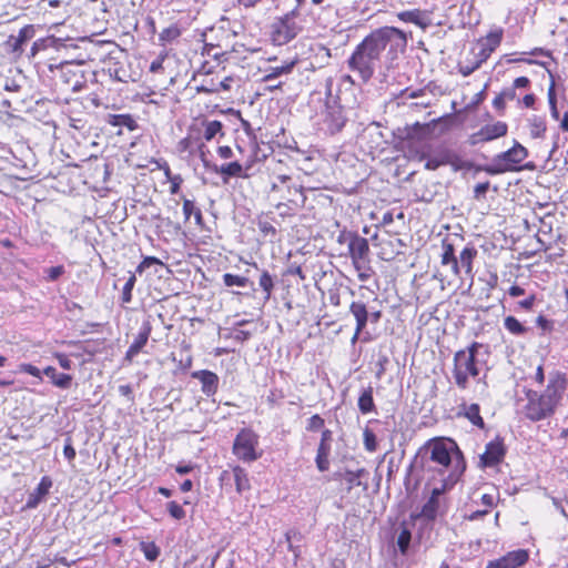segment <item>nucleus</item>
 Masks as SVG:
<instances>
[{
	"label": "nucleus",
	"instance_id": "f257e3e1",
	"mask_svg": "<svg viewBox=\"0 0 568 568\" xmlns=\"http://www.w3.org/2000/svg\"><path fill=\"white\" fill-rule=\"evenodd\" d=\"M405 48L406 36L395 27H382L372 31L358 43L347 60L348 69L363 82H368L381 62L386 48Z\"/></svg>",
	"mask_w": 568,
	"mask_h": 568
},
{
	"label": "nucleus",
	"instance_id": "f03ea898",
	"mask_svg": "<svg viewBox=\"0 0 568 568\" xmlns=\"http://www.w3.org/2000/svg\"><path fill=\"white\" fill-rule=\"evenodd\" d=\"M429 455V469L440 476H447V484L455 485L466 469L464 455L455 440L450 438H434L425 445Z\"/></svg>",
	"mask_w": 568,
	"mask_h": 568
},
{
	"label": "nucleus",
	"instance_id": "7ed1b4c3",
	"mask_svg": "<svg viewBox=\"0 0 568 568\" xmlns=\"http://www.w3.org/2000/svg\"><path fill=\"white\" fill-rule=\"evenodd\" d=\"M566 389V379L559 373H554L548 378V384L542 393L528 390L527 403L523 406L521 413L531 420L538 422L554 415Z\"/></svg>",
	"mask_w": 568,
	"mask_h": 568
},
{
	"label": "nucleus",
	"instance_id": "20e7f679",
	"mask_svg": "<svg viewBox=\"0 0 568 568\" xmlns=\"http://www.w3.org/2000/svg\"><path fill=\"white\" fill-rule=\"evenodd\" d=\"M488 347L478 342L457 351L454 355L453 366V377L457 387L466 389L470 379H480V374L488 371Z\"/></svg>",
	"mask_w": 568,
	"mask_h": 568
},
{
	"label": "nucleus",
	"instance_id": "39448f33",
	"mask_svg": "<svg viewBox=\"0 0 568 568\" xmlns=\"http://www.w3.org/2000/svg\"><path fill=\"white\" fill-rule=\"evenodd\" d=\"M478 251L474 245H466L459 256L455 255V248L452 243L443 242V253L440 256L442 265H450L452 273L459 277L462 271L469 277H473V263L477 257Z\"/></svg>",
	"mask_w": 568,
	"mask_h": 568
},
{
	"label": "nucleus",
	"instance_id": "423d86ee",
	"mask_svg": "<svg viewBox=\"0 0 568 568\" xmlns=\"http://www.w3.org/2000/svg\"><path fill=\"white\" fill-rule=\"evenodd\" d=\"M528 156V151L520 143L505 152L495 155L491 162L485 166H478L477 171H484L490 175L519 170L520 163Z\"/></svg>",
	"mask_w": 568,
	"mask_h": 568
},
{
	"label": "nucleus",
	"instance_id": "0eeeda50",
	"mask_svg": "<svg viewBox=\"0 0 568 568\" xmlns=\"http://www.w3.org/2000/svg\"><path fill=\"white\" fill-rule=\"evenodd\" d=\"M258 436L251 429L240 430L233 443V454L241 460L252 463L260 458L256 453Z\"/></svg>",
	"mask_w": 568,
	"mask_h": 568
},
{
	"label": "nucleus",
	"instance_id": "6e6552de",
	"mask_svg": "<svg viewBox=\"0 0 568 568\" xmlns=\"http://www.w3.org/2000/svg\"><path fill=\"white\" fill-rule=\"evenodd\" d=\"M342 237L347 240L348 244L345 246V250H339V255L348 254L357 271L366 270L369 253L368 241L357 234H346L342 235Z\"/></svg>",
	"mask_w": 568,
	"mask_h": 568
},
{
	"label": "nucleus",
	"instance_id": "1a4fd4ad",
	"mask_svg": "<svg viewBox=\"0 0 568 568\" xmlns=\"http://www.w3.org/2000/svg\"><path fill=\"white\" fill-rule=\"evenodd\" d=\"M508 131V125L503 121H496L481 126L477 132L469 135L468 142L470 145L489 142L498 138L505 136Z\"/></svg>",
	"mask_w": 568,
	"mask_h": 568
},
{
	"label": "nucleus",
	"instance_id": "9d476101",
	"mask_svg": "<svg viewBox=\"0 0 568 568\" xmlns=\"http://www.w3.org/2000/svg\"><path fill=\"white\" fill-rule=\"evenodd\" d=\"M81 65L82 63L65 62L60 67L62 82L70 85L73 92L81 91L85 84Z\"/></svg>",
	"mask_w": 568,
	"mask_h": 568
},
{
	"label": "nucleus",
	"instance_id": "9b49d317",
	"mask_svg": "<svg viewBox=\"0 0 568 568\" xmlns=\"http://www.w3.org/2000/svg\"><path fill=\"white\" fill-rule=\"evenodd\" d=\"M220 481L222 486L231 485V481H234L235 489L239 494H243L251 488L247 471L241 466H234L230 470H223L220 475Z\"/></svg>",
	"mask_w": 568,
	"mask_h": 568
},
{
	"label": "nucleus",
	"instance_id": "f8f14e48",
	"mask_svg": "<svg viewBox=\"0 0 568 568\" xmlns=\"http://www.w3.org/2000/svg\"><path fill=\"white\" fill-rule=\"evenodd\" d=\"M297 34V28L288 16L272 24V40L275 44L282 45L291 41Z\"/></svg>",
	"mask_w": 568,
	"mask_h": 568
},
{
	"label": "nucleus",
	"instance_id": "ddd939ff",
	"mask_svg": "<svg viewBox=\"0 0 568 568\" xmlns=\"http://www.w3.org/2000/svg\"><path fill=\"white\" fill-rule=\"evenodd\" d=\"M450 149L438 145L436 148H428L423 150L419 154V160L425 161L426 170H437L439 166L446 165Z\"/></svg>",
	"mask_w": 568,
	"mask_h": 568
},
{
	"label": "nucleus",
	"instance_id": "4468645a",
	"mask_svg": "<svg viewBox=\"0 0 568 568\" xmlns=\"http://www.w3.org/2000/svg\"><path fill=\"white\" fill-rule=\"evenodd\" d=\"M529 559V554L525 549H517L507 552L505 556L490 560L486 568H519Z\"/></svg>",
	"mask_w": 568,
	"mask_h": 568
},
{
	"label": "nucleus",
	"instance_id": "2eb2a0df",
	"mask_svg": "<svg viewBox=\"0 0 568 568\" xmlns=\"http://www.w3.org/2000/svg\"><path fill=\"white\" fill-rule=\"evenodd\" d=\"M505 456V446L500 438H495L486 445L484 454L480 456V463L484 467L498 465Z\"/></svg>",
	"mask_w": 568,
	"mask_h": 568
},
{
	"label": "nucleus",
	"instance_id": "dca6fc26",
	"mask_svg": "<svg viewBox=\"0 0 568 568\" xmlns=\"http://www.w3.org/2000/svg\"><path fill=\"white\" fill-rule=\"evenodd\" d=\"M503 38V30L497 29L490 31L486 38L479 40L478 47L479 51L475 54L479 62H485L490 54L495 51V49L500 44Z\"/></svg>",
	"mask_w": 568,
	"mask_h": 568
},
{
	"label": "nucleus",
	"instance_id": "f3484780",
	"mask_svg": "<svg viewBox=\"0 0 568 568\" xmlns=\"http://www.w3.org/2000/svg\"><path fill=\"white\" fill-rule=\"evenodd\" d=\"M325 123L327 124V131L334 134L344 126L345 118L343 115V109L339 105H327L325 111Z\"/></svg>",
	"mask_w": 568,
	"mask_h": 568
},
{
	"label": "nucleus",
	"instance_id": "a211bd4d",
	"mask_svg": "<svg viewBox=\"0 0 568 568\" xmlns=\"http://www.w3.org/2000/svg\"><path fill=\"white\" fill-rule=\"evenodd\" d=\"M256 224L260 232L265 236L273 241L277 234L276 226H280L281 223L272 213H262L256 219Z\"/></svg>",
	"mask_w": 568,
	"mask_h": 568
},
{
	"label": "nucleus",
	"instance_id": "6ab92c4d",
	"mask_svg": "<svg viewBox=\"0 0 568 568\" xmlns=\"http://www.w3.org/2000/svg\"><path fill=\"white\" fill-rule=\"evenodd\" d=\"M192 376L194 378L200 379V382L202 383V392L206 396H211L216 393L219 386V377L215 373L203 369L194 372Z\"/></svg>",
	"mask_w": 568,
	"mask_h": 568
},
{
	"label": "nucleus",
	"instance_id": "aec40b11",
	"mask_svg": "<svg viewBox=\"0 0 568 568\" xmlns=\"http://www.w3.org/2000/svg\"><path fill=\"white\" fill-rule=\"evenodd\" d=\"M397 17L399 20L414 23L423 30L427 29L432 24L429 17L418 9L402 11Z\"/></svg>",
	"mask_w": 568,
	"mask_h": 568
},
{
	"label": "nucleus",
	"instance_id": "412c9836",
	"mask_svg": "<svg viewBox=\"0 0 568 568\" xmlns=\"http://www.w3.org/2000/svg\"><path fill=\"white\" fill-rule=\"evenodd\" d=\"M34 37L33 26H24L20 29L18 37L11 36L8 40V44L11 47L12 52H21L22 45Z\"/></svg>",
	"mask_w": 568,
	"mask_h": 568
},
{
	"label": "nucleus",
	"instance_id": "4be33fe9",
	"mask_svg": "<svg viewBox=\"0 0 568 568\" xmlns=\"http://www.w3.org/2000/svg\"><path fill=\"white\" fill-rule=\"evenodd\" d=\"M212 170L223 176L224 183H227L230 178L242 176L243 173V166L237 161L221 166L213 165Z\"/></svg>",
	"mask_w": 568,
	"mask_h": 568
},
{
	"label": "nucleus",
	"instance_id": "5701e85b",
	"mask_svg": "<svg viewBox=\"0 0 568 568\" xmlns=\"http://www.w3.org/2000/svg\"><path fill=\"white\" fill-rule=\"evenodd\" d=\"M349 311L356 320L357 333H361L368 321V312L364 303L353 302L349 306Z\"/></svg>",
	"mask_w": 568,
	"mask_h": 568
},
{
	"label": "nucleus",
	"instance_id": "b1692460",
	"mask_svg": "<svg viewBox=\"0 0 568 568\" xmlns=\"http://www.w3.org/2000/svg\"><path fill=\"white\" fill-rule=\"evenodd\" d=\"M43 373L51 379L52 384L59 388L67 389L71 386L72 376L69 374H59L52 366L45 367Z\"/></svg>",
	"mask_w": 568,
	"mask_h": 568
},
{
	"label": "nucleus",
	"instance_id": "393cba45",
	"mask_svg": "<svg viewBox=\"0 0 568 568\" xmlns=\"http://www.w3.org/2000/svg\"><path fill=\"white\" fill-rule=\"evenodd\" d=\"M105 121L112 126H125L130 131L135 130L138 126L131 114H108Z\"/></svg>",
	"mask_w": 568,
	"mask_h": 568
},
{
	"label": "nucleus",
	"instance_id": "a878e982",
	"mask_svg": "<svg viewBox=\"0 0 568 568\" xmlns=\"http://www.w3.org/2000/svg\"><path fill=\"white\" fill-rule=\"evenodd\" d=\"M528 129L531 138L542 139L547 130L546 121L541 116L532 115L528 120Z\"/></svg>",
	"mask_w": 568,
	"mask_h": 568
},
{
	"label": "nucleus",
	"instance_id": "bb28decb",
	"mask_svg": "<svg viewBox=\"0 0 568 568\" xmlns=\"http://www.w3.org/2000/svg\"><path fill=\"white\" fill-rule=\"evenodd\" d=\"M294 64H295V62H290V63H285V64L277 65V67H270L266 70L265 75L262 78V81L270 82V81L277 79L278 77H281L283 74L291 73L294 68Z\"/></svg>",
	"mask_w": 568,
	"mask_h": 568
},
{
	"label": "nucleus",
	"instance_id": "cd10ccee",
	"mask_svg": "<svg viewBox=\"0 0 568 568\" xmlns=\"http://www.w3.org/2000/svg\"><path fill=\"white\" fill-rule=\"evenodd\" d=\"M358 408L363 414H368L375 410L372 387H367L361 394L358 398Z\"/></svg>",
	"mask_w": 568,
	"mask_h": 568
},
{
	"label": "nucleus",
	"instance_id": "c85d7f7f",
	"mask_svg": "<svg viewBox=\"0 0 568 568\" xmlns=\"http://www.w3.org/2000/svg\"><path fill=\"white\" fill-rule=\"evenodd\" d=\"M439 508H440V500L429 498L427 500V503L423 506L419 517H422L426 520H434L439 513Z\"/></svg>",
	"mask_w": 568,
	"mask_h": 568
},
{
	"label": "nucleus",
	"instance_id": "c756f323",
	"mask_svg": "<svg viewBox=\"0 0 568 568\" xmlns=\"http://www.w3.org/2000/svg\"><path fill=\"white\" fill-rule=\"evenodd\" d=\"M151 331H152L151 323L149 321L143 322L139 334L136 335V337L134 338V341L131 345L141 352V349L148 343Z\"/></svg>",
	"mask_w": 568,
	"mask_h": 568
},
{
	"label": "nucleus",
	"instance_id": "7c9ffc66",
	"mask_svg": "<svg viewBox=\"0 0 568 568\" xmlns=\"http://www.w3.org/2000/svg\"><path fill=\"white\" fill-rule=\"evenodd\" d=\"M479 405L478 404H470L468 406H465V416L466 418L475 426L479 428H484L485 423L479 414Z\"/></svg>",
	"mask_w": 568,
	"mask_h": 568
},
{
	"label": "nucleus",
	"instance_id": "2f4dec72",
	"mask_svg": "<svg viewBox=\"0 0 568 568\" xmlns=\"http://www.w3.org/2000/svg\"><path fill=\"white\" fill-rule=\"evenodd\" d=\"M223 283L227 287L237 286V287H253V283L245 276L234 275L231 273H225L223 275Z\"/></svg>",
	"mask_w": 568,
	"mask_h": 568
},
{
	"label": "nucleus",
	"instance_id": "473e14b6",
	"mask_svg": "<svg viewBox=\"0 0 568 568\" xmlns=\"http://www.w3.org/2000/svg\"><path fill=\"white\" fill-rule=\"evenodd\" d=\"M183 213L185 220H189L191 215L194 216L197 225H201L203 222L202 212L199 207L195 206L194 202L187 199L183 200Z\"/></svg>",
	"mask_w": 568,
	"mask_h": 568
},
{
	"label": "nucleus",
	"instance_id": "72a5a7b5",
	"mask_svg": "<svg viewBox=\"0 0 568 568\" xmlns=\"http://www.w3.org/2000/svg\"><path fill=\"white\" fill-rule=\"evenodd\" d=\"M505 328L515 336H521L527 332V328L514 316H507L504 320Z\"/></svg>",
	"mask_w": 568,
	"mask_h": 568
},
{
	"label": "nucleus",
	"instance_id": "f704fd0d",
	"mask_svg": "<svg viewBox=\"0 0 568 568\" xmlns=\"http://www.w3.org/2000/svg\"><path fill=\"white\" fill-rule=\"evenodd\" d=\"M548 103L550 108V114L555 120H559V111L557 109V97H556V83L551 77V82L547 92Z\"/></svg>",
	"mask_w": 568,
	"mask_h": 568
},
{
	"label": "nucleus",
	"instance_id": "c9c22d12",
	"mask_svg": "<svg viewBox=\"0 0 568 568\" xmlns=\"http://www.w3.org/2000/svg\"><path fill=\"white\" fill-rule=\"evenodd\" d=\"M446 165H450L453 171L458 172L464 169H469L470 163L463 160L456 152L453 150L449 151V155L447 159Z\"/></svg>",
	"mask_w": 568,
	"mask_h": 568
},
{
	"label": "nucleus",
	"instance_id": "e433bc0d",
	"mask_svg": "<svg viewBox=\"0 0 568 568\" xmlns=\"http://www.w3.org/2000/svg\"><path fill=\"white\" fill-rule=\"evenodd\" d=\"M363 444L367 452L374 453L377 449V438L373 429L366 426L363 429Z\"/></svg>",
	"mask_w": 568,
	"mask_h": 568
},
{
	"label": "nucleus",
	"instance_id": "4c0bfd02",
	"mask_svg": "<svg viewBox=\"0 0 568 568\" xmlns=\"http://www.w3.org/2000/svg\"><path fill=\"white\" fill-rule=\"evenodd\" d=\"M181 34V31L178 26H170L169 28H165L162 30V32L159 34V41L162 45H165L166 43H170L178 39Z\"/></svg>",
	"mask_w": 568,
	"mask_h": 568
},
{
	"label": "nucleus",
	"instance_id": "58836bf2",
	"mask_svg": "<svg viewBox=\"0 0 568 568\" xmlns=\"http://www.w3.org/2000/svg\"><path fill=\"white\" fill-rule=\"evenodd\" d=\"M204 134H203V138L206 140V141H211L212 139L215 138V135L217 133H220L222 131V123L217 120H214V121H206L204 123Z\"/></svg>",
	"mask_w": 568,
	"mask_h": 568
},
{
	"label": "nucleus",
	"instance_id": "ea45409f",
	"mask_svg": "<svg viewBox=\"0 0 568 568\" xmlns=\"http://www.w3.org/2000/svg\"><path fill=\"white\" fill-rule=\"evenodd\" d=\"M320 3V0H296L294 14H310L312 9Z\"/></svg>",
	"mask_w": 568,
	"mask_h": 568
},
{
	"label": "nucleus",
	"instance_id": "a19ab883",
	"mask_svg": "<svg viewBox=\"0 0 568 568\" xmlns=\"http://www.w3.org/2000/svg\"><path fill=\"white\" fill-rule=\"evenodd\" d=\"M140 548L144 557L150 561L156 560L160 555V548L154 542L142 541Z\"/></svg>",
	"mask_w": 568,
	"mask_h": 568
},
{
	"label": "nucleus",
	"instance_id": "79ce46f5",
	"mask_svg": "<svg viewBox=\"0 0 568 568\" xmlns=\"http://www.w3.org/2000/svg\"><path fill=\"white\" fill-rule=\"evenodd\" d=\"M412 539V534L408 528L402 527L398 537H397V546L400 550V552L404 555L406 554L409 542Z\"/></svg>",
	"mask_w": 568,
	"mask_h": 568
},
{
	"label": "nucleus",
	"instance_id": "37998d69",
	"mask_svg": "<svg viewBox=\"0 0 568 568\" xmlns=\"http://www.w3.org/2000/svg\"><path fill=\"white\" fill-rule=\"evenodd\" d=\"M260 286L266 293V300L270 298L274 287L273 278L267 271H263L260 277Z\"/></svg>",
	"mask_w": 568,
	"mask_h": 568
},
{
	"label": "nucleus",
	"instance_id": "c03bdc74",
	"mask_svg": "<svg viewBox=\"0 0 568 568\" xmlns=\"http://www.w3.org/2000/svg\"><path fill=\"white\" fill-rule=\"evenodd\" d=\"M135 281H136L135 275L131 274L129 276L128 281L125 282V284L123 286V290H122V302L123 303L131 302V300H132V290L134 287Z\"/></svg>",
	"mask_w": 568,
	"mask_h": 568
},
{
	"label": "nucleus",
	"instance_id": "a18cd8bd",
	"mask_svg": "<svg viewBox=\"0 0 568 568\" xmlns=\"http://www.w3.org/2000/svg\"><path fill=\"white\" fill-rule=\"evenodd\" d=\"M484 62H479V59L475 55V60L471 63L459 64V72L464 77L470 75L474 71L480 68Z\"/></svg>",
	"mask_w": 568,
	"mask_h": 568
},
{
	"label": "nucleus",
	"instance_id": "49530a36",
	"mask_svg": "<svg viewBox=\"0 0 568 568\" xmlns=\"http://www.w3.org/2000/svg\"><path fill=\"white\" fill-rule=\"evenodd\" d=\"M168 510L170 515L175 519H182L185 517V511L182 508L181 505H179L176 501H170L168 504Z\"/></svg>",
	"mask_w": 568,
	"mask_h": 568
},
{
	"label": "nucleus",
	"instance_id": "de8ad7c7",
	"mask_svg": "<svg viewBox=\"0 0 568 568\" xmlns=\"http://www.w3.org/2000/svg\"><path fill=\"white\" fill-rule=\"evenodd\" d=\"M454 485H448L447 484V476H443L442 478V485L439 487H435L433 490H432V494H430V497L429 498H434V499H439L440 496L449 488H452Z\"/></svg>",
	"mask_w": 568,
	"mask_h": 568
},
{
	"label": "nucleus",
	"instance_id": "09e8293b",
	"mask_svg": "<svg viewBox=\"0 0 568 568\" xmlns=\"http://www.w3.org/2000/svg\"><path fill=\"white\" fill-rule=\"evenodd\" d=\"M362 473H363V469L358 470L357 473L347 471L344 475V480L348 484V488L359 485V475Z\"/></svg>",
	"mask_w": 568,
	"mask_h": 568
},
{
	"label": "nucleus",
	"instance_id": "8fccbe9b",
	"mask_svg": "<svg viewBox=\"0 0 568 568\" xmlns=\"http://www.w3.org/2000/svg\"><path fill=\"white\" fill-rule=\"evenodd\" d=\"M153 264H162V262L154 256H148L138 265L136 272L141 274Z\"/></svg>",
	"mask_w": 568,
	"mask_h": 568
},
{
	"label": "nucleus",
	"instance_id": "3c124183",
	"mask_svg": "<svg viewBox=\"0 0 568 568\" xmlns=\"http://www.w3.org/2000/svg\"><path fill=\"white\" fill-rule=\"evenodd\" d=\"M45 272L48 281H55L64 273V267L62 265L52 266L49 267Z\"/></svg>",
	"mask_w": 568,
	"mask_h": 568
},
{
	"label": "nucleus",
	"instance_id": "603ef678",
	"mask_svg": "<svg viewBox=\"0 0 568 568\" xmlns=\"http://www.w3.org/2000/svg\"><path fill=\"white\" fill-rule=\"evenodd\" d=\"M536 324L544 332H551L552 328H554V323L551 321H549L548 318H546L545 316H542V315H539L536 318Z\"/></svg>",
	"mask_w": 568,
	"mask_h": 568
},
{
	"label": "nucleus",
	"instance_id": "864d4df0",
	"mask_svg": "<svg viewBox=\"0 0 568 568\" xmlns=\"http://www.w3.org/2000/svg\"><path fill=\"white\" fill-rule=\"evenodd\" d=\"M20 371L23 373H27L31 376L38 377L39 379H42L40 369L38 367L33 366L32 364H27V363L21 364Z\"/></svg>",
	"mask_w": 568,
	"mask_h": 568
},
{
	"label": "nucleus",
	"instance_id": "5fc2aeb1",
	"mask_svg": "<svg viewBox=\"0 0 568 568\" xmlns=\"http://www.w3.org/2000/svg\"><path fill=\"white\" fill-rule=\"evenodd\" d=\"M346 234H353V233L342 230V231H338V235L335 239L336 243L338 244V247H336L335 251L337 252L338 255H339V250H342V248L345 250V246H347V244H348V241L342 237V235H346Z\"/></svg>",
	"mask_w": 568,
	"mask_h": 568
},
{
	"label": "nucleus",
	"instance_id": "6e6d98bb",
	"mask_svg": "<svg viewBox=\"0 0 568 568\" xmlns=\"http://www.w3.org/2000/svg\"><path fill=\"white\" fill-rule=\"evenodd\" d=\"M169 181L171 182L170 192L172 194H176L180 190V185L183 182V179L181 178V175L178 174L169 176Z\"/></svg>",
	"mask_w": 568,
	"mask_h": 568
},
{
	"label": "nucleus",
	"instance_id": "4d7b16f0",
	"mask_svg": "<svg viewBox=\"0 0 568 568\" xmlns=\"http://www.w3.org/2000/svg\"><path fill=\"white\" fill-rule=\"evenodd\" d=\"M489 189V182H484V183H478L476 184V186L474 187V195L476 199H479L481 196H484L486 194V192L488 191Z\"/></svg>",
	"mask_w": 568,
	"mask_h": 568
},
{
	"label": "nucleus",
	"instance_id": "13d9d810",
	"mask_svg": "<svg viewBox=\"0 0 568 568\" xmlns=\"http://www.w3.org/2000/svg\"><path fill=\"white\" fill-rule=\"evenodd\" d=\"M63 455L68 460H73L75 457V449L72 446L70 438L67 439V444L64 445L63 448Z\"/></svg>",
	"mask_w": 568,
	"mask_h": 568
},
{
	"label": "nucleus",
	"instance_id": "bf43d9fd",
	"mask_svg": "<svg viewBox=\"0 0 568 568\" xmlns=\"http://www.w3.org/2000/svg\"><path fill=\"white\" fill-rule=\"evenodd\" d=\"M55 357L62 368L70 369L72 367V362L65 354L57 353Z\"/></svg>",
	"mask_w": 568,
	"mask_h": 568
},
{
	"label": "nucleus",
	"instance_id": "052dcab7",
	"mask_svg": "<svg viewBox=\"0 0 568 568\" xmlns=\"http://www.w3.org/2000/svg\"><path fill=\"white\" fill-rule=\"evenodd\" d=\"M196 91L197 92H204V93H217L219 92V87L217 85H214V82L211 81L210 84H201L199 87H196Z\"/></svg>",
	"mask_w": 568,
	"mask_h": 568
},
{
	"label": "nucleus",
	"instance_id": "680f3d73",
	"mask_svg": "<svg viewBox=\"0 0 568 568\" xmlns=\"http://www.w3.org/2000/svg\"><path fill=\"white\" fill-rule=\"evenodd\" d=\"M495 503H496V495L495 494L488 493V494H484L481 496V504L485 505L488 510H489V508L495 506Z\"/></svg>",
	"mask_w": 568,
	"mask_h": 568
},
{
	"label": "nucleus",
	"instance_id": "e2e57ef3",
	"mask_svg": "<svg viewBox=\"0 0 568 568\" xmlns=\"http://www.w3.org/2000/svg\"><path fill=\"white\" fill-rule=\"evenodd\" d=\"M506 101L503 97V94L499 92L495 99L493 100V106L498 110L499 112H503L506 108Z\"/></svg>",
	"mask_w": 568,
	"mask_h": 568
},
{
	"label": "nucleus",
	"instance_id": "0e129e2a",
	"mask_svg": "<svg viewBox=\"0 0 568 568\" xmlns=\"http://www.w3.org/2000/svg\"><path fill=\"white\" fill-rule=\"evenodd\" d=\"M529 85H530V80L527 77H519L514 80L511 87H514L517 90V89H526Z\"/></svg>",
	"mask_w": 568,
	"mask_h": 568
},
{
	"label": "nucleus",
	"instance_id": "69168bd1",
	"mask_svg": "<svg viewBox=\"0 0 568 568\" xmlns=\"http://www.w3.org/2000/svg\"><path fill=\"white\" fill-rule=\"evenodd\" d=\"M506 102L514 101L517 98L516 89L514 87L505 88L500 91Z\"/></svg>",
	"mask_w": 568,
	"mask_h": 568
},
{
	"label": "nucleus",
	"instance_id": "338daca9",
	"mask_svg": "<svg viewBox=\"0 0 568 568\" xmlns=\"http://www.w3.org/2000/svg\"><path fill=\"white\" fill-rule=\"evenodd\" d=\"M164 59H165V54H161L160 57H158V59L152 61V63L150 65V71L151 72H159L162 69V64H163Z\"/></svg>",
	"mask_w": 568,
	"mask_h": 568
},
{
	"label": "nucleus",
	"instance_id": "774afa93",
	"mask_svg": "<svg viewBox=\"0 0 568 568\" xmlns=\"http://www.w3.org/2000/svg\"><path fill=\"white\" fill-rule=\"evenodd\" d=\"M217 153L222 159H230L233 156V151L230 146L224 145L217 149Z\"/></svg>",
	"mask_w": 568,
	"mask_h": 568
}]
</instances>
